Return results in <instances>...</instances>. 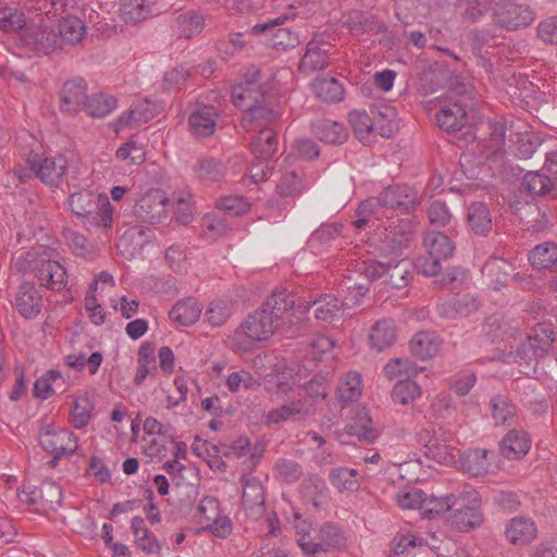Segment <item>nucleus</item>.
<instances>
[{
	"mask_svg": "<svg viewBox=\"0 0 557 557\" xmlns=\"http://www.w3.org/2000/svg\"><path fill=\"white\" fill-rule=\"evenodd\" d=\"M492 4H495L493 11L495 24L506 30L528 27L535 20L533 9L516 0H468L465 14L475 22L490 10Z\"/></svg>",
	"mask_w": 557,
	"mask_h": 557,
	"instance_id": "obj_1",
	"label": "nucleus"
},
{
	"mask_svg": "<svg viewBox=\"0 0 557 557\" xmlns=\"http://www.w3.org/2000/svg\"><path fill=\"white\" fill-rule=\"evenodd\" d=\"M13 267L20 273H33L41 286L51 290H62L67 284L66 270L60 262L45 259L34 251L16 257Z\"/></svg>",
	"mask_w": 557,
	"mask_h": 557,
	"instance_id": "obj_2",
	"label": "nucleus"
},
{
	"mask_svg": "<svg viewBox=\"0 0 557 557\" xmlns=\"http://www.w3.org/2000/svg\"><path fill=\"white\" fill-rule=\"evenodd\" d=\"M349 293L344 300L338 299L334 295H324L312 301L298 302L297 308L308 311L313 308L314 317L322 322H331L339 319L345 314L346 309L359 304V298L364 296L368 288L362 285H354L348 287Z\"/></svg>",
	"mask_w": 557,
	"mask_h": 557,
	"instance_id": "obj_3",
	"label": "nucleus"
},
{
	"mask_svg": "<svg viewBox=\"0 0 557 557\" xmlns=\"http://www.w3.org/2000/svg\"><path fill=\"white\" fill-rule=\"evenodd\" d=\"M276 327L272 324L271 319L260 309L249 314L234 331L230 337L232 349L238 351H249L257 342L268 339Z\"/></svg>",
	"mask_w": 557,
	"mask_h": 557,
	"instance_id": "obj_4",
	"label": "nucleus"
},
{
	"mask_svg": "<svg viewBox=\"0 0 557 557\" xmlns=\"http://www.w3.org/2000/svg\"><path fill=\"white\" fill-rule=\"evenodd\" d=\"M355 271L371 281L382 280L383 283L399 289L408 284L410 262L400 260L394 264L384 263L372 258L356 260Z\"/></svg>",
	"mask_w": 557,
	"mask_h": 557,
	"instance_id": "obj_5",
	"label": "nucleus"
},
{
	"mask_svg": "<svg viewBox=\"0 0 557 557\" xmlns=\"http://www.w3.org/2000/svg\"><path fill=\"white\" fill-rule=\"evenodd\" d=\"M417 203V193L407 185H394L386 187L376 198H370L358 207L359 214L375 213L377 208L397 210L408 213Z\"/></svg>",
	"mask_w": 557,
	"mask_h": 557,
	"instance_id": "obj_6",
	"label": "nucleus"
},
{
	"mask_svg": "<svg viewBox=\"0 0 557 557\" xmlns=\"http://www.w3.org/2000/svg\"><path fill=\"white\" fill-rule=\"evenodd\" d=\"M296 541L309 557H327L330 550L342 548L346 542L342 530L333 523H324L320 528L317 542L309 534H299Z\"/></svg>",
	"mask_w": 557,
	"mask_h": 557,
	"instance_id": "obj_7",
	"label": "nucleus"
},
{
	"mask_svg": "<svg viewBox=\"0 0 557 557\" xmlns=\"http://www.w3.org/2000/svg\"><path fill=\"white\" fill-rule=\"evenodd\" d=\"M169 199L162 189H150L134 206L135 218L146 224H160L166 218Z\"/></svg>",
	"mask_w": 557,
	"mask_h": 557,
	"instance_id": "obj_8",
	"label": "nucleus"
},
{
	"mask_svg": "<svg viewBox=\"0 0 557 557\" xmlns=\"http://www.w3.org/2000/svg\"><path fill=\"white\" fill-rule=\"evenodd\" d=\"M261 74L257 69H249L243 76V81L232 88V101L236 108L247 110L256 103L262 102Z\"/></svg>",
	"mask_w": 557,
	"mask_h": 557,
	"instance_id": "obj_9",
	"label": "nucleus"
},
{
	"mask_svg": "<svg viewBox=\"0 0 557 557\" xmlns=\"http://www.w3.org/2000/svg\"><path fill=\"white\" fill-rule=\"evenodd\" d=\"M382 119H387V123L380 125L376 117H371L367 112L354 110L349 113V122L355 135L359 140L364 141L371 133L377 132L382 137H391L395 129V124L389 119L394 116L393 109H386L384 113L377 112Z\"/></svg>",
	"mask_w": 557,
	"mask_h": 557,
	"instance_id": "obj_10",
	"label": "nucleus"
},
{
	"mask_svg": "<svg viewBox=\"0 0 557 557\" xmlns=\"http://www.w3.org/2000/svg\"><path fill=\"white\" fill-rule=\"evenodd\" d=\"M292 16L293 14L283 13L264 23L256 24L251 33L253 35L269 33L271 35L270 44L275 49L287 50L295 48L299 44L298 35L288 27H282Z\"/></svg>",
	"mask_w": 557,
	"mask_h": 557,
	"instance_id": "obj_11",
	"label": "nucleus"
},
{
	"mask_svg": "<svg viewBox=\"0 0 557 557\" xmlns=\"http://www.w3.org/2000/svg\"><path fill=\"white\" fill-rule=\"evenodd\" d=\"M39 444L55 459L72 456L78 445L77 437L67 429H53L47 426L39 433Z\"/></svg>",
	"mask_w": 557,
	"mask_h": 557,
	"instance_id": "obj_12",
	"label": "nucleus"
},
{
	"mask_svg": "<svg viewBox=\"0 0 557 557\" xmlns=\"http://www.w3.org/2000/svg\"><path fill=\"white\" fill-rule=\"evenodd\" d=\"M294 296L286 289L274 290L262 304L260 310L271 319L277 329L292 323V315L297 308Z\"/></svg>",
	"mask_w": 557,
	"mask_h": 557,
	"instance_id": "obj_13",
	"label": "nucleus"
},
{
	"mask_svg": "<svg viewBox=\"0 0 557 557\" xmlns=\"http://www.w3.org/2000/svg\"><path fill=\"white\" fill-rule=\"evenodd\" d=\"M311 412L312 404L305 395L298 393L296 398L271 409L267 414H264L263 423L267 426H271L287 421L301 420L310 416Z\"/></svg>",
	"mask_w": 557,
	"mask_h": 557,
	"instance_id": "obj_14",
	"label": "nucleus"
},
{
	"mask_svg": "<svg viewBox=\"0 0 557 557\" xmlns=\"http://www.w3.org/2000/svg\"><path fill=\"white\" fill-rule=\"evenodd\" d=\"M26 162L35 176L48 185H58L67 168V161L63 156L49 158L34 154L29 156Z\"/></svg>",
	"mask_w": 557,
	"mask_h": 557,
	"instance_id": "obj_15",
	"label": "nucleus"
},
{
	"mask_svg": "<svg viewBox=\"0 0 557 557\" xmlns=\"http://www.w3.org/2000/svg\"><path fill=\"white\" fill-rule=\"evenodd\" d=\"M219 111L210 104L196 103L188 115V128L193 136L206 138L216 128Z\"/></svg>",
	"mask_w": 557,
	"mask_h": 557,
	"instance_id": "obj_16",
	"label": "nucleus"
},
{
	"mask_svg": "<svg viewBox=\"0 0 557 557\" xmlns=\"http://www.w3.org/2000/svg\"><path fill=\"white\" fill-rule=\"evenodd\" d=\"M22 40L26 47L37 53L50 54L62 50L57 32L48 26H36L27 29Z\"/></svg>",
	"mask_w": 557,
	"mask_h": 557,
	"instance_id": "obj_17",
	"label": "nucleus"
},
{
	"mask_svg": "<svg viewBox=\"0 0 557 557\" xmlns=\"http://www.w3.org/2000/svg\"><path fill=\"white\" fill-rule=\"evenodd\" d=\"M42 302V296L35 284L24 282L15 293L13 305L24 319L32 320L41 312Z\"/></svg>",
	"mask_w": 557,
	"mask_h": 557,
	"instance_id": "obj_18",
	"label": "nucleus"
},
{
	"mask_svg": "<svg viewBox=\"0 0 557 557\" xmlns=\"http://www.w3.org/2000/svg\"><path fill=\"white\" fill-rule=\"evenodd\" d=\"M479 308L480 301L474 296L470 294H458L437 304L436 311L442 318L455 320L467 318L476 312Z\"/></svg>",
	"mask_w": 557,
	"mask_h": 557,
	"instance_id": "obj_19",
	"label": "nucleus"
},
{
	"mask_svg": "<svg viewBox=\"0 0 557 557\" xmlns=\"http://www.w3.org/2000/svg\"><path fill=\"white\" fill-rule=\"evenodd\" d=\"M87 97V83L84 78L74 77L69 79L61 88V109L64 112L75 114L84 109Z\"/></svg>",
	"mask_w": 557,
	"mask_h": 557,
	"instance_id": "obj_20",
	"label": "nucleus"
},
{
	"mask_svg": "<svg viewBox=\"0 0 557 557\" xmlns=\"http://www.w3.org/2000/svg\"><path fill=\"white\" fill-rule=\"evenodd\" d=\"M331 45L324 40L311 39L299 63V71L311 73L325 69L330 61Z\"/></svg>",
	"mask_w": 557,
	"mask_h": 557,
	"instance_id": "obj_21",
	"label": "nucleus"
},
{
	"mask_svg": "<svg viewBox=\"0 0 557 557\" xmlns=\"http://www.w3.org/2000/svg\"><path fill=\"white\" fill-rule=\"evenodd\" d=\"M205 24L206 17L200 10H188L175 16L171 28L178 38L191 39L203 30Z\"/></svg>",
	"mask_w": 557,
	"mask_h": 557,
	"instance_id": "obj_22",
	"label": "nucleus"
},
{
	"mask_svg": "<svg viewBox=\"0 0 557 557\" xmlns=\"http://www.w3.org/2000/svg\"><path fill=\"white\" fill-rule=\"evenodd\" d=\"M242 126L247 132H252L257 129H262L269 127L270 124L277 121L281 116L277 110L269 108L264 100L260 103H256L255 106L248 108L247 110H242Z\"/></svg>",
	"mask_w": 557,
	"mask_h": 557,
	"instance_id": "obj_23",
	"label": "nucleus"
},
{
	"mask_svg": "<svg viewBox=\"0 0 557 557\" xmlns=\"http://www.w3.org/2000/svg\"><path fill=\"white\" fill-rule=\"evenodd\" d=\"M537 534V529L531 518L518 516L512 518L506 525L505 535L513 545H525L531 543Z\"/></svg>",
	"mask_w": 557,
	"mask_h": 557,
	"instance_id": "obj_24",
	"label": "nucleus"
},
{
	"mask_svg": "<svg viewBox=\"0 0 557 557\" xmlns=\"http://www.w3.org/2000/svg\"><path fill=\"white\" fill-rule=\"evenodd\" d=\"M62 499L61 486L54 481H46L38 491L30 492L25 500L39 505L45 511H55L61 506Z\"/></svg>",
	"mask_w": 557,
	"mask_h": 557,
	"instance_id": "obj_25",
	"label": "nucleus"
},
{
	"mask_svg": "<svg viewBox=\"0 0 557 557\" xmlns=\"http://www.w3.org/2000/svg\"><path fill=\"white\" fill-rule=\"evenodd\" d=\"M531 447L527 432L510 430L500 442V453L507 459L517 460L525 456Z\"/></svg>",
	"mask_w": 557,
	"mask_h": 557,
	"instance_id": "obj_26",
	"label": "nucleus"
},
{
	"mask_svg": "<svg viewBox=\"0 0 557 557\" xmlns=\"http://www.w3.org/2000/svg\"><path fill=\"white\" fill-rule=\"evenodd\" d=\"M311 132L319 140L330 145H342L348 137L343 124L329 119L311 123Z\"/></svg>",
	"mask_w": 557,
	"mask_h": 557,
	"instance_id": "obj_27",
	"label": "nucleus"
},
{
	"mask_svg": "<svg viewBox=\"0 0 557 557\" xmlns=\"http://www.w3.org/2000/svg\"><path fill=\"white\" fill-rule=\"evenodd\" d=\"M243 505L255 513H260L264 504V491L259 479L251 475L242 476Z\"/></svg>",
	"mask_w": 557,
	"mask_h": 557,
	"instance_id": "obj_28",
	"label": "nucleus"
},
{
	"mask_svg": "<svg viewBox=\"0 0 557 557\" xmlns=\"http://www.w3.org/2000/svg\"><path fill=\"white\" fill-rule=\"evenodd\" d=\"M466 107L458 102L442 107L436 114L438 126L446 132L460 131L467 122Z\"/></svg>",
	"mask_w": 557,
	"mask_h": 557,
	"instance_id": "obj_29",
	"label": "nucleus"
},
{
	"mask_svg": "<svg viewBox=\"0 0 557 557\" xmlns=\"http://www.w3.org/2000/svg\"><path fill=\"white\" fill-rule=\"evenodd\" d=\"M57 34L62 49L65 46L72 47L84 38L86 26L81 18L70 15L60 21Z\"/></svg>",
	"mask_w": 557,
	"mask_h": 557,
	"instance_id": "obj_30",
	"label": "nucleus"
},
{
	"mask_svg": "<svg viewBox=\"0 0 557 557\" xmlns=\"http://www.w3.org/2000/svg\"><path fill=\"white\" fill-rule=\"evenodd\" d=\"M309 376L310 372L305 364H294L286 368L277 375V393L287 394L295 388H300Z\"/></svg>",
	"mask_w": 557,
	"mask_h": 557,
	"instance_id": "obj_31",
	"label": "nucleus"
},
{
	"mask_svg": "<svg viewBox=\"0 0 557 557\" xmlns=\"http://www.w3.org/2000/svg\"><path fill=\"white\" fill-rule=\"evenodd\" d=\"M196 177L203 184L221 182L225 176V168L221 161L212 157L199 158L193 165Z\"/></svg>",
	"mask_w": 557,
	"mask_h": 557,
	"instance_id": "obj_32",
	"label": "nucleus"
},
{
	"mask_svg": "<svg viewBox=\"0 0 557 557\" xmlns=\"http://www.w3.org/2000/svg\"><path fill=\"white\" fill-rule=\"evenodd\" d=\"M131 530L134 535L136 546L146 554H159L161 544L146 527L144 519L136 516L132 519Z\"/></svg>",
	"mask_w": 557,
	"mask_h": 557,
	"instance_id": "obj_33",
	"label": "nucleus"
},
{
	"mask_svg": "<svg viewBox=\"0 0 557 557\" xmlns=\"http://www.w3.org/2000/svg\"><path fill=\"white\" fill-rule=\"evenodd\" d=\"M426 252L441 261L449 259L455 251V244L444 233L429 232L423 239Z\"/></svg>",
	"mask_w": 557,
	"mask_h": 557,
	"instance_id": "obj_34",
	"label": "nucleus"
},
{
	"mask_svg": "<svg viewBox=\"0 0 557 557\" xmlns=\"http://www.w3.org/2000/svg\"><path fill=\"white\" fill-rule=\"evenodd\" d=\"M396 339L394 322L389 319L377 321L369 334V343L372 349L383 351L389 348Z\"/></svg>",
	"mask_w": 557,
	"mask_h": 557,
	"instance_id": "obj_35",
	"label": "nucleus"
},
{
	"mask_svg": "<svg viewBox=\"0 0 557 557\" xmlns=\"http://www.w3.org/2000/svg\"><path fill=\"white\" fill-rule=\"evenodd\" d=\"M202 312V306L195 298L180 300L170 311V319L180 325L194 324Z\"/></svg>",
	"mask_w": 557,
	"mask_h": 557,
	"instance_id": "obj_36",
	"label": "nucleus"
},
{
	"mask_svg": "<svg viewBox=\"0 0 557 557\" xmlns=\"http://www.w3.org/2000/svg\"><path fill=\"white\" fill-rule=\"evenodd\" d=\"M468 225L476 235H487L492 231V216L484 202H473L468 208Z\"/></svg>",
	"mask_w": 557,
	"mask_h": 557,
	"instance_id": "obj_37",
	"label": "nucleus"
},
{
	"mask_svg": "<svg viewBox=\"0 0 557 557\" xmlns=\"http://www.w3.org/2000/svg\"><path fill=\"white\" fill-rule=\"evenodd\" d=\"M440 341L433 332H418L410 341V350L419 359L433 358L440 350Z\"/></svg>",
	"mask_w": 557,
	"mask_h": 557,
	"instance_id": "obj_38",
	"label": "nucleus"
},
{
	"mask_svg": "<svg viewBox=\"0 0 557 557\" xmlns=\"http://www.w3.org/2000/svg\"><path fill=\"white\" fill-rule=\"evenodd\" d=\"M277 148V135L272 127H265L259 131V134L251 143V149L256 158L269 160L273 157Z\"/></svg>",
	"mask_w": 557,
	"mask_h": 557,
	"instance_id": "obj_39",
	"label": "nucleus"
},
{
	"mask_svg": "<svg viewBox=\"0 0 557 557\" xmlns=\"http://www.w3.org/2000/svg\"><path fill=\"white\" fill-rule=\"evenodd\" d=\"M329 479L332 485L341 493H352L360 487L359 473L351 468L339 467L332 469Z\"/></svg>",
	"mask_w": 557,
	"mask_h": 557,
	"instance_id": "obj_40",
	"label": "nucleus"
},
{
	"mask_svg": "<svg viewBox=\"0 0 557 557\" xmlns=\"http://www.w3.org/2000/svg\"><path fill=\"white\" fill-rule=\"evenodd\" d=\"M156 110L149 102L138 103L116 119L117 128H133L154 116Z\"/></svg>",
	"mask_w": 557,
	"mask_h": 557,
	"instance_id": "obj_41",
	"label": "nucleus"
},
{
	"mask_svg": "<svg viewBox=\"0 0 557 557\" xmlns=\"http://www.w3.org/2000/svg\"><path fill=\"white\" fill-rule=\"evenodd\" d=\"M312 88L317 97L325 102H339L344 99V87L336 78L319 77Z\"/></svg>",
	"mask_w": 557,
	"mask_h": 557,
	"instance_id": "obj_42",
	"label": "nucleus"
},
{
	"mask_svg": "<svg viewBox=\"0 0 557 557\" xmlns=\"http://www.w3.org/2000/svg\"><path fill=\"white\" fill-rule=\"evenodd\" d=\"M338 400L342 405L356 401L362 393V380L358 372H348L337 387Z\"/></svg>",
	"mask_w": 557,
	"mask_h": 557,
	"instance_id": "obj_43",
	"label": "nucleus"
},
{
	"mask_svg": "<svg viewBox=\"0 0 557 557\" xmlns=\"http://www.w3.org/2000/svg\"><path fill=\"white\" fill-rule=\"evenodd\" d=\"M482 513L479 506L462 505L454 510L451 523L460 531H467L482 523Z\"/></svg>",
	"mask_w": 557,
	"mask_h": 557,
	"instance_id": "obj_44",
	"label": "nucleus"
},
{
	"mask_svg": "<svg viewBox=\"0 0 557 557\" xmlns=\"http://www.w3.org/2000/svg\"><path fill=\"white\" fill-rule=\"evenodd\" d=\"M348 433L358 437L360 442L371 444L380 435V431L373 426L372 419L366 410L359 413V418L348 426Z\"/></svg>",
	"mask_w": 557,
	"mask_h": 557,
	"instance_id": "obj_45",
	"label": "nucleus"
},
{
	"mask_svg": "<svg viewBox=\"0 0 557 557\" xmlns=\"http://www.w3.org/2000/svg\"><path fill=\"white\" fill-rule=\"evenodd\" d=\"M97 197L88 189L73 193L67 200L69 207L75 215L87 216L96 210Z\"/></svg>",
	"mask_w": 557,
	"mask_h": 557,
	"instance_id": "obj_46",
	"label": "nucleus"
},
{
	"mask_svg": "<svg viewBox=\"0 0 557 557\" xmlns=\"http://www.w3.org/2000/svg\"><path fill=\"white\" fill-rule=\"evenodd\" d=\"M529 261L535 269H548L557 262V245L544 243L534 247L529 253Z\"/></svg>",
	"mask_w": 557,
	"mask_h": 557,
	"instance_id": "obj_47",
	"label": "nucleus"
},
{
	"mask_svg": "<svg viewBox=\"0 0 557 557\" xmlns=\"http://www.w3.org/2000/svg\"><path fill=\"white\" fill-rule=\"evenodd\" d=\"M117 106L116 99L107 94H96L87 97L84 110L94 117H103L110 114Z\"/></svg>",
	"mask_w": 557,
	"mask_h": 557,
	"instance_id": "obj_48",
	"label": "nucleus"
},
{
	"mask_svg": "<svg viewBox=\"0 0 557 557\" xmlns=\"http://www.w3.org/2000/svg\"><path fill=\"white\" fill-rule=\"evenodd\" d=\"M488 405L495 424H505L517 413L516 406L505 395H494Z\"/></svg>",
	"mask_w": 557,
	"mask_h": 557,
	"instance_id": "obj_49",
	"label": "nucleus"
},
{
	"mask_svg": "<svg viewBox=\"0 0 557 557\" xmlns=\"http://www.w3.org/2000/svg\"><path fill=\"white\" fill-rule=\"evenodd\" d=\"M305 190L301 177L295 170L284 171L276 184V193L281 197H296Z\"/></svg>",
	"mask_w": 557,
	"mask_h": 557,
	"instance_id": "obj_50",
	"label": "nucleus"
},
{
	"mask_svg": "<svg viewBox=\"0 0 557 557\" xmlns=\"http://www.w3.org/2000/svg\"><path fill=\"white\" fill-rule=\"evenodd\" d=\"M120 11L122 21L129 25L145 21L151 15V10L145 0H126Z\"/></svg>",
	"mask_w": 557,
	"mask_h": 557,
	"instance_id": "obj_51",
	"label": "nucleus"
},
{
	"mask_svg": "<svg viewBox=\"0 0 557 557\" xmlns=\"http://www.w3.org/2000/svg\"><path fill=\"white\" fill-rule=\"evenodd\" d=\"M488 454L490 451L486 449H473L468 451L462 458V468L473 476L486 473L490 468L487 459Z\"/></svg>",
	"mask_w": 557,
	"mask_h": 557,
	"instance_id": "obj_52",
	"label": "nucleus"
},
{
	"mask_svg": "<svg viewBox=\"0 0 557 557\" xmlns=\"http://www.w3.org/2000/svg\"><path fill=\"white\" fill-rule=\"evenodd\" d=\"M421 394L420 386L411 380H399L392 391V399L396 404L408 405Z\"/></svg>",
	"mask_w": 557,
	"mask_h": 557,
	"instance_id": "obj_53",
	"label": "nucleus"
},
{
	"mask_svg": "<svg viewBox=\"0 0 557 557\" xmlns=\"http://www.w3.org/2000/svg\"><path fill=\"white\" fill-rule=\"evenodd\" d=\"M554 341V331L545 326H540L534 331L533 337L529 336L527 346L533 350V356L536 358L546 352Z\"/></svg>",
	"mask_w": 557,
	"mask_h": 557,
	"instance_id": "obj_54",
	"label": "nucleus"
},
{
	"mask_svg": "<svg viewBox=\"0 0 557 557\" xmlns=\"http://www.w3.org/2000/svg\"><path fill=\"white\" fill-rule=\"evenodd\" d=\"M425 455L434 461L447 465L454 461V447L451 444L446 443V438L441 440L440 436L426 445Z\"/></svg>",
	"mask_w": 557,
	"mask_h": 557,
	"instance_id": "obj_55",
	"label": "nucleus"
},
{
	"mask_svg": "<svg viewBox=\"0 0 557 557\" xmlns=\"http://www.w3.org/2000/svg\"><path fill=\"white\" fill-rule=\"evenodd\" d=\"M396 502L403 509H421L428 503L426 494L418 488L403 490L396 494Z\"/></svg>",
	"mask_w": 557,
	"mask_h": 557,
	"instance_id": "obj_56",
	"label": "nucleus"
},
{
	"mask_svg": "<svg viewBox=\"0 0 557 557\" xmlns=\"http://www.w3.org/2000/svg\"><path fill=\"white\" fill-rule=\"evenodd\" d=\"M522 185L531 194L545 195L550 191L553 182L545 174L528 172L523 177Z\"/></svg>",
	"mask_w": 557,
	"mask_h": 557,
	"instance_id": "obj_57",
	"label": "nucleus"
},
{
	"mask_svg": "<svg viewBox=\"0 0 557 557\" xmlns=\"http://www.w3.org/2000/svg\"><path fill=\"white\" fill-rule=\"evenodd\" d=\"M205 315L211 325L220 326L232 315V304L227 300L212 301Z\"/></svg>",
	"mask_w": 557,
	"mask_h": 557,
	"instance_id": "obj_58",
	"label": "nucleus"
},
{
	"mask_svg": "<svg viewBox=\"0 0 557 557\" xmlns=\"http://www.w3.org/2000/svg\"><path fill=\"white\" fill-rule=\"evenodd\" d=\"M92 405L88 398H77L72 407L70 421L75 429L85 428L90 420Z\"/></svg>",
	"mask_w": 557,
	"mask_h": 557,
	"instance_id": "obj_59",
	"label": "nucleus"
},
{
	"mask_svg": "<svg viewBox=\"0 0 557 557\" xmlns=\"http://www.w3.org/2000/svg\"><path fill=\"white\" fill-rule=\"evenodd\" d=\"M24 13L16 9L5 7L0 9V29L4 32H12L22 29L25 26Z\"/></svg>",
	"mask_w": 557,
	"mask_h": 557,
	"instance_id": "obj_60",
	"label": "nucleus"
},
{
	"mask_svg": "<svg viewBox=\"0 0 557 557\" xmlns=\"http://www.w3.org/2000/svg\"><path fill=\"white\" fill-rule=\"evenodd\" d=\"M451 213L447 205L441 200H434L431 202L428 209V219L434 227H445L451 221Z\"/></svg>",
	"mask_w": 557,
	"mask_h": 557,
	"instance_id": "obj_61",
	"label": "nucleus"
},
{
	"mask_svg": "<svg viewBox=\"0 0 557 557\" xmlns=\"http://www.w3.org/2000/svg\"><path fill=\"white\" fill-rule=\"evenodd\" d=\"M115 156L128 164H140L145 161L146 153L143 146L131 139L117 148Z\"/></svg>",
	"mask_w": 557,
	"mask_h": 557,
	"instance_id": "obj_62",
	"label": "nucleus"
},
{
	"mask_svg": "<svg viewBox=\"0 0 557 557\" xmlns=\"http://www.w3.org/2000/svg\"><path fill=\"white\" fill-rule=\"evenodd\" d=\"M218 209L230 215H240L249 210V202L242 196L230 195L218 200Z\"/></svg>",
	"mask_w": 557,
	"mask_h": 557,
	"instance_id": "obj_63",
	"label": "nucleus"
},
{
	"mask_svg": "<svg viewBox=\"0 0 557 557\" xmlns=\"http://www.w3.org/2000/svg\"><path fill=\"white\" fill-rule=\"evenodd\" d=\"M456 506V495L448 494L441 498H429L423 507L422 516L426 519L433 518L434 513H440L443 510H451Z\"/></svg>",
	"mask_w": 557,
	"mask_h": 557,
	"instance_id": "obj_64",
	"label": "nucleus"
}]
</instances>
